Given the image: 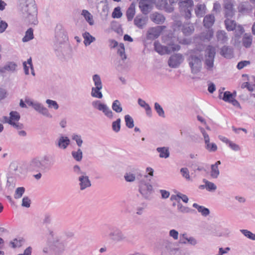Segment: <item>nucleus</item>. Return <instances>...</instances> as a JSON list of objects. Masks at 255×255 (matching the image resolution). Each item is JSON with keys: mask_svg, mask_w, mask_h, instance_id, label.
<instances>
[{"mask_svg": "<svg viewBox=\"0 0 255 255\" xmlns=\"http://www.w3.org/2000/svg\"><path fill=\"white\" fill-rule=\"evenodd\" d=\"M18 6L22 16L28 23L36 25L37 10L34 0H18Z\"/></svg>", "mask_w": 255, "mask_h": 255, "instance_id": "nucleus-1", "label": "nucleus"}, {"mask_svg": "<svg viewBox=\"0 0 255 255\" xmlns=\"http://www.w3.org/2000/svg\"><path fill=\"white\" fill-rule=\"evenodd\" d=\"M108 237L112 243H119L126 242L129 245L134 244L132 238L128 237L119 228H113L109 233Z\"/></svg>", "mask_w": 255, "mask_h": 255, "instance_id": "nucleus-2", "label": "nucleus"}, {"mask_svg": "<svg viewBox=\"0 0 255 255\" xmlns=\"http://www.w3.org/2000/svg\"><path fill=\"white\" fill-rule=\"evenodd\" d=\"M53 163L50 162V158L44 156L41 158H34L29 162L28 168L30 171H39L40 169H46L49 166H52Z\"/></svg>", "mask_w": 255, "mask_h": 255, "instance_id": "nucleus-3", "label": "nucleus"}, {"mask_svg": "<svg viewBox=\"0 0 255 255\" xmlns=\"http://www.w3.org/2000/svg\"><path fill=\"white\" fill-rule=\"evenodd\" d=\"M174 31L181 30L184 35L189 36L192 34L195 30L194 26L192 23L182 24L181 21L174 19L172 25Z\"/></svg>", "mask_w": 255, "mask_h": 255, "instance_id": "nucleus-4", "label": "nucleus"}, {"mask_svg": "<svg viewBox=\"0 0 255 255\" xmlns=\"http://www.w3.org/2000/svg\"><path fill=\"white\" fill-rule=\"evenodd\" d=\"M202 57L200 55L191 54L187 59L189 66L192 73L196 74L199 72L202 65Z\"/></svg>", "mask_w": 255, "mask_h": 255, "instance_id": "nucleus-5", "label": "nucleus"}, {"mask_svg": "<svg viewBox=\"0 0 255 255\" xmlns=\"http://www.w3.org/2000/svg\"><path fill=\"white\" fill-rule=\"evenodd\" d=\"M193 6L192 0H180L179 2L180 11L186 19L191 17V10Z\"/></svg>", "mask_w": 255, "mask_h": 255, "instance_id": "nucleus-6", "label": "nucleus"}, {"mask_svg": "<svg viewBox=\"0 0 255 255\" xmlns=\"http://www.w3.org/2000/svg\"><path fill=\"white\" fill-rule=\"evenodd\" d=\"M92 105L94 109L102 112L104 115L109 119H112L113 118V113L106 104L102 103L99 100H96L92 102Z\"/></svg>", "mask_w": 255, "mask_h": 255, "instance_id": "nucleus-7", "label": "nucleus"}, {"mask_svg": "<svg viewBox=\"0 0 255 255\" xmlns=\"http://www.w3.org/2000/svg\"><path fill=\"white\" fill-rule=\"evenodd\" d=\"M161 249L170 255H175L179 251L176 243L169 240H164L162 243Z\"/></svg>", "mask_w": 255, "mask_h": 255, "instance_id": "nucleus-8", "label": "nucleus"}, {"mask_svg": "<svg viewBox=\"0 0 255 255\" xmlns=\"http://www.w3.org/2000/svg\"><path fill=\"white\" fill-rule=\"evenodd\" d=\"M166 28L165 26H157L149 28L146 33L147 39L153 40L158 38L161 31Z\"/></svg>", "mask_w": 255, "mask_h": 255, "instance_id": "nucleus-9", "label": "nucleus"}, {"mask_svg": "<svg viewBox=\"0 0 255 255\" xmlns=\"http://www.w3.org/2000/svg\"><path fill=\"white\" fill-rule=\"evenodd\" d=\"M50 250L52 251L53 254L59 255L65 250L64 244L62 241L59 240H54L50 245Z\"/></svg>", "mask_w": 255, "mask_h": 255, "instance_id": "nucleus-10", "label": "nucleus"}, {"mask_svg": "<svg viewBox=\"0 0 255 255\" xmlns=\"http://www.w3.org/2000/svg\"><path fill=\"white\" fill-rule=\"evenodd\" d=\"M184 59L183 56L181 54L172 55L168 60V65L171 68H177L183 62Z\"/></svg>", "mask_w": 255, "mask_h": 255, "instance_id": "nucleus-11", "label": "nucleus"}, {"mask_svg": "<svg viewBox=\"0 0 255 255\" xmlns=\"http://www.w3.org/2000/svg\"><path fill=\"white\" fill-rule=\"evenodd\" d=\"M139 192L145 199H148L152 192V186L149 183L141 181Z\"/></svg>", "mask_w": 255, "mask_h": 255, "instance_id": "nucleus-12", "label": "nucleus"}, {"mask_svg": "<svg viewBox=\"0 0 255 255\" xmlns=\"http://www.w3.org/2000/svg\"><path fill=\"white\" fill-rule=\"evenodd\" d=\"M153 7L152 0H140L139 2V7L144 15H147L151 10Z\"/></svg>", "mask_w": 255, "mask_h": 255, "instance_id": "nucleus-13", "label": "nucleus"}, {"mask_svg": "<svg viewBox=\"0 0 255 255\" xmlns=\"http://www.w3.org/2000/svg\"><path fill=\"white\" fill-rule=\"evenodd\" d=\"M148 18L147 16L137 15L133 20L134 25L139 29L144 28L147 24Z\"/></svg>", "mask_w": 255, "mask_h": 255, "instance_id": "nucleus-14", "label": "nucleus"}, {"mask_svg": "<svg viewBox=\"0 0 255 255\" xmlns=\"http://www.w3.org/2000/svg\"><path fill=\"white\" fill-rule=\"evenodd\" d=\"M225 24L226 28L228 31H233L237 29L241 34L244 32L243 27L240 25L237 26L236 22L233 20L230 19V17H227V19L225 20Z\"/></svg>", "mask_w": 255, "mask_h": 255, "instance_id": "nucleus-15", "label": "nucleus"}, {"mask_svg": "<svg viewBox=\"0 0 255 255\" xmlns=\"http://www.w3.org/2000/svg\"><path fill=\"white\" fill-rule=\"evenodd\" d=\"M233 0H224V7L225 9V15L226 17H232L235 13V9L233 7Z\"/></svg>", "mask_w": 255, "mask_h": 255, "instance_id": "nucleus-16", "label": "nucleus"}, {"mask_svg": "<svg viewBox=\"0 0 255 255\" xmlns=\"http://www.w3.org/2000/svg\"><path fill=\"white\" fill-rule=\"evenodd\" d=\"M79 186L81 190H84L91 186V182L86 173L81 175L78 177Z\"/></svg>", "mask_w": 255, "mask_h": 255, "instance_id": "nucleus-17", "label": "nucleus"}, {"mask_svg": "<svg viewBox=\"0 0 255 255\" xmlns=\"http://www.w3.org/2000/svg\"><path fill=\"white\" fill-rule=\"evenodd\" d=\"M33 108L37 112L42 115L43 116L51 118L52 116L50 114L48 109L43 106L42 104L38 102H35Z\"/></svg>", "mask_w": 255, "mask_h": 255, "instance_id": "nucleus-18", "label": "nucleus"}, {"mask_svg": "<svg viewBox=\"0 0 255 255\" xmlns=\"http://www.w3.org/2000/svg\"><path fill=\"white\" fill-rule=\"evenodd\" d=\"M20 118V115L18 112L16 111H11L9 113V117L4 116L3 117V119L4 123L11 124L12 123L18 122Z\"/></svg>", "mask_w": 255, "mask_h": 255, "instance_id": "nucleus-19", "label": "nucleus"}, {"mask_svg": "<svg viewBox=\"0 0 255 255\" xmlns=\"http://www.w3.org/2000/svg\"><path fill=\"white\" fill-rule=\"evenodd\" d=\"M156 6L160 9H164L166 12L170 13L174 10L172 5L168 4L167 0H156Z\"/></svg>", "mask_w": 255, "mask_h": 255, "instance_id": "nucleus-20", "label": "nucleus"}, {"mask_svg": "<svg viewBox=\"0 0 255 255\" xmlns=\"http://www.w3.org/2000/svg\"><path fill=\"white\" fill-rule=\"evenodd\" d=\"M154 49L161 55L169 54L171 53V50L167 46H162L159 42L155 41L154 43Z\"/></svg>", "mask_w": 255, "mask_h": 255, "instance_id": "nucleus-21", "label": "nucleus"}, {"mask_svg": "<svg viewBox=\"0 0 255 255\" xmlns=\"http://www.w3.org/2000/svg\"><path fill=\"white\" fill-rule=\"evenodd\" d=\"M150 19L157 24H162L165 20L164 16L158 12H155L150 15Z\"/></svg>", "mask_w": 255, "mask_h": 255, "instance_id": "nucleus-22", "label": "nucleus"}, {"mask_svg": "<svg viewBox=\"0 0 255 255\" xmlns=\"http://www.w3.org/2000/svg\"><path fill=\"white\" fill-rule=\"evenodd\" d=\"M220 54L227 59H231L233 57V50L229 46H224L221 48Z\"/></svg>", "mask_w": 255, "mask_h": 255, "instance_id": "nucleus-23", "label": "nucleus"}, {"mask_svg": "<svg viewBox=\"0 0 255 255\" xmlns=\"http://www.w3.org/2000/svg\"><path fill=\"white\" fill-rule=\"evenodd\" d=\"M218 42L221 44L226 43L228 39V36L227 33L224 30H218L216 35Z\"/></svg>", "mask_w": 255, "mask_h": 255, "instance_id": "nucleus-24", "label": "nucleus"}, {"mask_svg": "<svg viewBox=\"0 0 255 255\" xmlns=\"http://www.w3.org/2000/svg\"><path fill=\"white\" fill-rule=\"evenodd\" d=\"M17 65L14 62H8L3 67H0V72L3 73L6 71L13 72L16 69Z\"/></svg>", "mask_w": 255, "mask_h": 255, "instance_id": "nucleus-25", "label": "nucleus"}, {"mask_svg": "<svg viewBox=\"0 0 255 255\" xmlns=\"http://www.w3.org/2000/svg\"><path fill=\"white\" fill-rule=\"evenodd\" d=\"M215 18L214 15H207L203 20L204 26L207 28H209L213 26L215 22Z\"/></svg>", "mask_w": 255, "mask_h": 255, "instance_id": "nucleus-26", "label": "nucleus"}, {"mask_svg": "<svg viewBox=\"0 0 255 255\" xmlns=\"http://www.w3.org/2000/svg\"><path fill=\"white\" fill-rule=\"evenodd\" d=\"M25 240L22 237H18L14 239L9 242V245L11 248L15 249L22 247L25 243Z\"/></svg>", "mask_w": 255, "mask_h": 255, "instance_id": "nucleus-27", "label": "nucleus"}, {"mask_svg": "<svg viewBox=\"0 0 255 255\" xmlns=\"http://www.w3.org/2000/svg\"><path fill=\"white\" fill-rule=\"evenodd\" d=\"M70 144V140L67 136H61L57 140V145L62 149H65Z\"/></svg>", "mask_w": 255, "mask_h": 255, "instance_id": "nucleus-28", "label": "nucleus"}, {"mask_svg": "<svg viewBox=\"0 0 255 255\" xmlns=\"http://www.w3.org/2000/svg\"><path fill=\"white\" fill-rule=\"evenodd\" d=\"M219 92V97L225 102L230 103L232 100L235 98L233 94L231 93L229 91H226L223 93V92H221V90H220Z\"/></svg>", "mask_w": 255, "mask_h": 255, "instance_id": "nucleus-29", "label": "nucleus"}, {"mask_svg": "<svg viewBox=\"0 0 255 255\" xmlns=\"http://www.w3.org/2000/svg\"><path fill=\"white\" fill-rule=\"evenodd\" d=\"M221 164L220 161H217L214 164H212L211 166V176L213 178H218L220 174V171L218 168V166Z\"/></svg>", "mask_w": 255, "mask_h": 255, "instance_id": "nucleus-30", "label": "nucleus"}, {"mask_svg": "<svg viewBox=\"0 0 255 255\" xmlns=\"http://www.w3.org/2000/svg\"><path fill=\"white\" fill-rule=\"evenodd\" d=\"M81 15L84 17L86 21L91 26L94 24V20L92 14L87 10L83 9L82 11Z\"/></svg>", "mask_w": 255, "mask_h": 255, "instance_id": "nucleus-31", "label": "nucleus"}, {"mask_svg": "<svg viewBox=\"0 0 255 255\" xmlns=\"http://www.w3.org/2000/svg\"><path fill=\"white\" fill-rule=\"evenodd\" d=\"M83 37L84 39V43L86 46L90 45L91 43L96 40L95 37L91 35L88 32H85L83 33Z\"/></svg>", "mask_w": 255, "mask_h": 255, "instance_id": "nucleus-32", "label": "nucleus"}, {"mask_svg": "<svg viewBox=\"0 0 255 255\" xmlns=\"http://www.w3.org/2000/svg\"><path fill=\"white\" fill-rule=\"evenodd\" d=\"M215 55L216 48L211 45L208 46L205 50V58L215 59Z\"/></svg>", "mask_w": 255, "mask_h": 255, "instance_id": "nucleus-33", "label": "nucleus"}, {"mask_svg": "<svg viewBox=\"0 0 255 255\" xmlns=\"http://www.w3.org/2000/svg\"><path fill=\"white\" fill-rule=\"evenodd\" d=\"M156 150L159 153L160 158H167L170 155L169 148L167 147H160L156 148Z\"/></svg>", "mask_w": 255, "mask_h": 255, "instance_id": "nucleus-34", "label": "nucleus"}, {"mask_svg": "<svg viewBox=\"0 0 255 255\" xmlns=\"http://www.w3.org/2000/svg\"><path fill=\"white\" fill-rule=\"evenodd\" d=\"M252 36L246 33L242 39L243 45L246 48H250L252 44Z\"/></svg>", "mask_w": 255, "mask_h": 255, "instance_id": "nucleus-35", "label": "nucleus"}, {"mask_svg": "<svg viewBox=\"0 0 255 255\" xmlns=\"http://www.w3.org/2000/svg\"><path fill=\"white\" fill-rule=\"evenodd\" d=\"M239 11L242 13H249L252 9L251 5L248 3H243L239 5Z\"/></svg>", "mask_w": 255, "mask_h": 255, "instance_id": "nucleus-36", "label": "nucleus"}, {"mask_svg": "<svg viewBox=\"0 0 255 255\" xmlns=\"http://www.w3.org/2000/svg\"><path fill=\"white\" fill-rule=\"evenodd\" d=\"M195 13L198 17H202L206 12V6L204 4H198L195 9Z\"/></svg>", "mask_w": 255, "mask_h": 255, "instance_id": "nucleus-37", "label": "nucleus"}, {"mask_svg": "<svg viewBox=\"0 0 255 255\" xmlns=\"http://www.w3.org/2000/svg\"><path fill=\"white\" fill-rule=\"evenodd\" d=\"M135 4L133 3H132L128 8L126 12V15L128 21H131L133 19L135 15Z\"/></svg>", "mask_w": 255, "mask_h": 255, "instance_id": "nucleus-38", "label": "nucleus"}, {"mask_svg": "<svg viewBox=\"0 0 255 255\" xmlns=\"http://www.w3.org/2000/svg\"><path fill=\"white\" fill-rule=\"evenodd\" d=\"M102 87H95L92 88L91 96L98 99H102L103 98V94L100 90Z\"/></svg>", "mask_w": 255, "mask_h": 255, "instance_id": "nucleus-39", "label": "nucleus"}, {"mask_svg": "<svg viewBox=\"0 0 255 255\" xmlns=\"http://www.w3.org/2000/svg\"><path fill=\"white\" fill-rule=\"evenodd\" d=\"M205 67L207 70L212 71L214 68V58H205Z\"/></svg>", "mask_w": 255, "mask_h": 255, "instance_id": "nucleus-40", "label": "nucleus"}, {"mask_svg": "<svg viewBox=\"0 0 255 255\" xmlns=\"http://www.w3.org/2000/svg\"><path fill=\"white\" fill-rule=\"evenodd\" d=\"M112 109L117 113H121L123 111V108L121 102L118 100H115L112 105Z\"/></svg>", "mask_w": 255, "mask_h": 255, "instance_id": "nucleus-41", "label": "nucleus"}, {"mask_svg": "<svg viewBox=\"0 0 255 255\" xmlns=\"http://www.w3.org/2000/svg\"><path fill=\"white\" fill-rule=\"evenodd\" d=\"M214 31L212 29H208L201 34V37L203 40L209 41L213 36Z\"/></svg>", "mask_w": 255, "mask_h": 255, "instance_id": "nucleus-42", "label": "nucleus"}, {"mask_svg": "<svg viewBox=\"0 0 255 255\" xmlns=\"http://www.w3.org/2000/svg\"><path fill=\"white\" fill-rule=\"evenodd\" d=\"M203 181L205 183L206 189L208 191L213 192L217 189V186L214 183L210 182L205 179H203Z\"/></svg>", "mask_w": 255, "mask_h": 255, "instance_id": "nucleus-43", "label": "nucleus"}, {"mask_svg": "<svg viewBox=\"0 0 255 255\" xmlns=\"http://www.w3.org/2000/svg\"><path fill=\"white\" fill-rule=\"evenodd\" d=\"M33 38V29L29 28L25 32V36L22 38L23 42H27Z\"/></svg>", "mask_w": 255, "mask_h": 255, "instance_id": "nucleus-44", "label": "nucleus"}, {"mask_svg": "<svg viewBox=\"0 0 255 255\" xmlns=\"http://www.w3.org/2000/svg\"><path fill=\"white\" fill-rule=\"evenodd\" d=\"M73 157L77 161H81L83 158V152L80 148H78L77 151L72 152Z\"/></svg>", "mask_w": 255, "mask_h": 255, "instance_id": "nucleus-45", "label": "nucleus"}, {"mask_svg": "<svg viewBox=\"0 0 255 255\" xmlns=\"http://www.w3.org/2000/svg\"><path fill=\"white\" fill-rule=\"evenodd\" d=\"M55 37L59 43H62L63 41H64L67 39L66 35L63 31L56 32Z\"/></svg>", "mask_w": 255, "mask_h": 255, "instance_id": "nucleus-46", "label": "nucleus"}, {"mask_svg": "<svg viewBox=\"0 0 255 255\" xmlns=\"http://www.w3.org/2000/svg\"><path fill=\"white\" fill-rule=\"evenodd\" d=\"M118 53L120 55L121 59L124 60L127 58L126 55L125 54V46L123 43H120L119 44Z\"/></svg>", "mask_w": 255, "mask_h": 255, "instance_id": "nucleus-47", "label": "nucleus"}, {"mask_svg": "<svg viewBox=\"0 0 255 255\" xmlns=\"http://www.w3.org/2000/svg\"><path fill=\"white\" fill-rule=\"evenodd\" d=\"M125 120L126 122V126L131 128L134 127V121L133 119L128 115H127L125 116Z\"/></svg>", "mask_w": 255, "mask_h": 255, "instance_id": "nucleus-48", "label": "nucleus"}, {"mask_svg": "<svg viewBox=\"0 0 255 255\" xmlns=\"http://www.w3.org/2000/svg\"><path fill=\"white\" fill-rule=\"evenodd\" d=\"M240 232L247 238L255 241V234L248 230L242 229Z\"/></svg>", "mask_w": 255, "mask_h": 255, "instance_id": "nucleus-49", "label": "nucleus"}, {"mask_svg": "<svg viewBox=\"0 0 255 255\" xmlns=\"http://www.w3.org/2000/svg\"><path fill=\"white\" fill-rule=\"evenodd\" d=\"M45 102L48 105V107L49 109H54V110H56L59 108V105L55 101L47 99Z\"/></svg>", "mask_w": 255, "mask_h": 255, "instance_id": "nucleus-50", "label": "nucleus"}, {"mask_svg": "<svg viewBox=\"0 0 255 255\" xmlns=\"http://www.w3.org/2000/svg\"><path fill=\"white\" fill-rule=\"evenodd\" d=\"M93 80L94 82L95 87H103L102 81L100 76L98 74H95L93 76Z\"/></svg>", "mask_w": 255, "mask_h": 255, "instance_id": "nucleus-51", "label": "nucleus"}, {"mask_svg": "<svg viewBox=\"0 0 255 255\" xmlns=\"http://www.w3.org/2000/svg\"><path fill=\"white\" fill-rule=\"evenodd\" d=\"M121 121V119L119 118L112 123V128L113 130L116 132H119L120 130Z\"/></svg>", "mask_w": 255, "mask_h": 255, "instance_id": "nucleus-52", "label": "nucleus"}, {"mask_svg": "<svg viewBox=\"0 0 255 255\" xmlns=\"http://www.w3.org/2000/svg\"><path fill=\"white\" fill-rule=\"evenodd\" d=\"M25 191V189L23 187H18L16 188L14 197L15 199H19L21 198Z\"/></svg>", "mask_w": 255, "mask_h": 255, "instance_id": "nucleus-53", "label": "nucleus"}, {"mask_svg": "<svg viewBox=\"0 0 255 255\" xmlns=\"http://www.w3.org/2000/svg\"><path fill=\"white\" fill-rule=\"evenodd\" d=\"M177 206L178 211L182 213H187L190 212L191 211V210L188 207L183 206L179 202L178 203Z\"/></svg>", "mask_w": 255, "mask_h": 255, "instance_id": "nucleus-54", "label": "nucleus"}, {"mask_svg": "<svg viewBox=\"0 0 255 255\" xmlns=\"http://www.w3.org/2000/svg\"><path fill=\"white\" fill-rule=\"evenodd\" d=\"M154 108L158 115L161 117L164 118V112L162 109V108L160 106V105L157 103H155L154 104Z\"/></svg>", "mask_w": 255, "mask_h": 255, "instance_id": "nucleus-55", "label": "nucleus"}, {"mask_svg": "<svg viewBox=\"0 0 255 255\" xmlns=\"http://www.w3.org/2000/svg\"><path fill=\"white\" fill-rule=\"evenodd\" d=\"M180 172L182 175V176L186 178V180L188 181H191V179L190 178L189 175V172L188 169L187 168H182L180 169Z\"/></svg>", "mask_w": 255, "mask_h": 255, "instance_id": "nucleus-56", "label": "nucleus"}, {"mask_svg": "<svg viewBox=\"0 0 255 255\" xmlns=\"http://www.w3.org/2000/svg\"><path fill=\"white\" fill-rule=\"evenodd\" d=\"M122 14L120 7H117L115 8L114 11L112 13V17L114 18H119L122 16Z\"/></svg>", "mask_w": 255, "mask_h": 255, "instance_id": "nucleus-57", "label": "nucleus"}, {"mask_svg": "<svg viewBox=\"0 0 255 255\" xmlns=\"http://www.w3.org/2000/svg\"><path fill=\"white\" fill-rule=\"evenodd\" d=\"M72 139L76 142V143L79 147H81L82 146L83 141L80 135L74 134L72 135Z\"/></svg>", "mask_w": 255, "mask_h": 255, "instance_id": "nucleus-58", "label": "nucleus"}, {"mask_svg": "<svg viewBox=\"0 0 255 255\" xmlns=\"http://www.w3.org/2000/svg\"><path fill=\"white\" fill-rule=\"evenodd\" d=\"M206 149L210 152H214L217 150V146L214 143H209L206 145Z\"/></svg>", "mask_w": 255, "mask_h": 255, "instance_id": "nucleus-59", "label": "nucleus"}, {"mask_svg": "<svg viewBox=\"0 0 255 255\" xmlns=\"http://www.w3.org/2000/svg\"><path fill=\"white\" fill-rule=\"evenodd\" d=\"M200 131L202 133L203 136H204L205 144L206 145L208 143H210L209 136L206 132L205 130L203 128H201Z\"/></svg>", "mask_w": 255, "mask_h": 255, "instance_id": "nucleus-60", "label": "nucleus"}, {"mask_svg": "<svg viewBox=\"0 0 255 255\" xmlns=\"http://www.w3.org/2000/svg\"><path fill=\"white\" fill-rule=\"evenodd\" d=\"M198 211L201 213L203 216L205 217L209 215L210 214L209 210L202 206L199 208V209H198Z\"/></svg>", "mask_w": 255, "mask_h": 255, "instance_id": "nucleus-61", "label": "nucleus"}, {"mask_svg": "<svg viewBox=\"0 0 255 255\" xmlns=\"http://www.w3.org/2000/svg\"><path fill=\"white\" fill-rule=\"evenodd\" d=\"M250 64L251 62L250 61L245 60L240 61L237 65V68L239 70H241L244 68L245 67L250 65Z\"/></svg>", "mask_w": 255, "mask_h": 255, "instance_id": "nucleus-62", "label": "nucleus"}, {"mask_svg": "<svg viewBox=\"0 0 255 255\" xmlns=\"http://www.w3.org/2000/svg\"><path fill=\"white\" fill-rule=\"evenodd\" d=\"M125 178L127 182H133L134 181L135 177L133 174L129 172L125 175Z\"/></svg>", "mask_w": 255, "mask_h": 255, "instance_id": "nucleus-63", "label": "nucleus"}, {"mask_svg": "<svg viewBox=\"0 0 255 255\" xmlns=\"http://www.w3.org/2000/svg\"><path fill=\"white\" fill-rule=\"evenodd\" d=\"M169 236L174 240H177L178 239V232L174 229L171 230L169 232Z\"/></svg>", "mask_w": 255, "mask_h": 255, "instance_id": "nucleus-64", "label": "nucleus"}]
</instances>
